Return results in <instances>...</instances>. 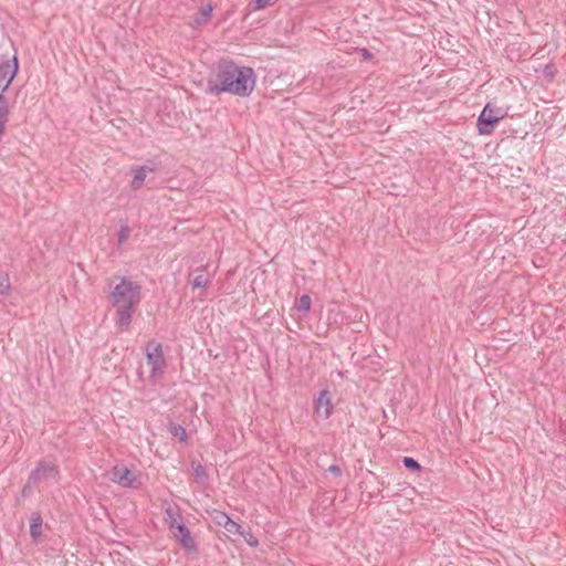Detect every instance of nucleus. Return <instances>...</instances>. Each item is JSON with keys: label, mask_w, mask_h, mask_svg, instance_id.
<instances>
[{"label": "nucleus", "mask_w": 566, "mask_h": 566, "mask_svg": "<svg viewBox=\"0 0 566 566\" xmlns=\"http://www.w3.org/2000/svg\"><path fill=\"white\" fill-rule=\"evenodd\" d=\"M402 462H403L405 468H407L409 470H412V471L420 470V464L413 458L405 457Z\"/></svg>", "instance_id": "obj_21"}, {"label": "nucleus", "mask_w": 566, "mask_h": 566, "mask_svg": "<svg viewBox=\"0 0 566 566\" xmlns=\"http://www.w3.org/2000/svg\"><path fill=\"white\" fill-rule=\"evenodd\" d=\"M176 539L180 543V545L187 551H195L196 543L192 538L190 531L185 525V523H180L177 527L171 531Z\"/></svg>", "instance_id": "obj_9"}, {"label": "nucleus", "mask_w": 566, "mask_h": 566, "mask_svg": "<svg viewBox=\"0 0 566 566\" xmlns=\"http://www.w3.org/2000/svg\"><path fill=\"white\" fill-rule=\"evenodd\" d=\"M248 543H249V545L254 546V545H256L258 542L256 541L252 542V538H249Z\"/></svg>", "instance_id": "obj_25"}, {"label": "nucleus", "mask_w": 566, "mask_h": 566, "mask_svg": "<svg viewBox=\"0 0 566 566\" xmlns=\"http://www.w3.org/2000/svg\"><path fill=\"white\" fill-rule=\"evenodd\" d=\"M189 281L193 290L206 289L212 281L213 274L208 272L207 266H200L189 273Z\"/></svg>", "instance_id": "obj_7"}, {"label": "nucleus", "mask_w": 566, "mask_h": 566, "mask_svg": "<svg viewBox=\"0 0 566 566\" xmlns=\"http://www.w3.org/2000/svg\"><path fill=\"white\" fill-rule=\"evenodd\" d=\"M170 433L174 437L179 438L181 441H186V439H187L186 429L184 427H181L180 424H171L170 426Z\"/></svg>", "instance_id": "obj_19"}, {"label": "nucleus", "mask_w": 566, "mask_h": 566, "mask_svg": "<svg viewBox=\"0 0 566 566\" xmlns=\"http://www.w3.org/2000/svg\"><path fill=\"white\" fill-rule=\"evenodd\" d=\"M256 76L252 67L239 66L232 61H220L213 76L208 82L210 93H229L248 97L254 90Z\"/></svg>", "instance_id": "obj_1"}, {"label": "nucleus", "mask_w": 566, "mask_h": 566, "mask_svg": "<svg viewBox=\"0 0 566 566\" xmlns=\"http://www.w3.org/2000/svg\"><path fill=\"white\" fill-rule=\"evenodd\" d=\"M112 480L122 486H133L135 475L126 467L117 465L112 470Z\"/></svg>", "instance_id": "obj_10"}, {"label": "nucleus", "mask_w": 566, "mask_h": 566, "mask_svg": "<svg viewBox=\"0 0 566 566\" xmlns=\"http://www.w3.org/2000/svg\"><path fill=\"white\" fill-rule=\"evenodd\" d=\"M214 518L219 525L223 526L224 522H227V518H230V516L223 512H217Z\"/></svg>", "instance_id": "obj_23"}, {"label": "nucleus", "mask_w": 566, "mask_h": 566, "mask_svg": "<svg viewBox=\"0 0 566 566\" xmlns=\"http://www.w3.org/2000/svg\"><path fill=\"white\" fill-rule=\"evenodd\" d=\"M129 235H130V228L126 223L122 224L117 232L118 244L119 245L124 244L128 240Z\"/></svg>", "instance_id": "obj_18"}, {"label": "nucleus", "mask_w": 566, "mask_h": 566, "mask_svg": "<svg viewBox=\"0 0 566 566\" xmlns=\"http://www.w3.org/2000/svg\"><path fill=\"white\" fill-rule=\"evenodd\" d=\"M192 469L197 479L206 478V470L200 463H192Z\"/></svg>", "instance_id": "obj_22"}, {"label": "nucleus", "mask_w": 566, "mask_h": 566, "mask_svg": "<svg viewBox=\"0 0 566 566\" xmlns=\"http://www.w3.org/2000/svg\"><path fill=\"white\" fill-rule=\"evenodd\" d=\"M248 543H249V545L254 546V545H256L258 542L256 541L252 542V538H249Z\"/></svg>", "instance_id": "obj_26"}, {"label": "nucleus", "mask_w": 566, "mask_h": 566, "mask_svg": "<svg viewBox=\"0 0 566 566\" xmlns=\"http://www.w3.org/2000/svg\"><path fill=\"white\" fill-rule=\"evenodd\" d=\"M333 408L331 392L327 389L322 390L315 401L316 415L323 419H327L332 415Z\"/></svg>", "instance_id": "obj_8"}, {"label": "nucleus", "mask_w": 566, "mask_h": 566, "mask_svg": "<svg viewBox=\"0 0 566 566\" xmlns=\"http://www.w3.org/2000/svg\"><path fill=\"white\" fill-rule=\"evenodd\" d=\"M30 535L35 539L42 535V518L40 515H33L30 524Z\"/></svg>", "instance_id": "obj_14"}, {"label": "nucleus", "mask_w": 566, "mask_h": 566, "mask_svg": "<svg viewBox=\"0 0 566 566\" xmlns=\"http://www.w3.org/2000/svg\"><path fill=\"white\" fill-rule=\"evenodd\" d=\"M11 291L10 277L7 272H0V294L8 295Z\"/></svg>", "instance_id": "obj_15"}, {"label": "nucleus", "mask_w": 566, "mask_h": 566, "mask_svg": "<svg viewBox=\"0 0 566 566\" xmlns=\"http://www.w3.org/2000/svg\"><path fill=\"white\" fill-rule=\"evenodd\" d=\"M327 471L333 473L334 475H339L340 474V468L338 465H336V464L329 465Z\"/></svg>", "instance_id": "obj_24"}, {"label": "nucleus", "mask_w": 566, "mask_h": 566, "mask_svg": "<svg viewBox=\"0 0 566 566\" xmlns=\"http://www.w3.org/2000/svg\"><path fill=\"white\" fill-rule=\"evenodd\" d=\"M212 10H213V7L211 4H207L206 7H202L200 9V11L192 17L191 24L193 27L205 25L209 21Z\"/></svg>", "instance_id": "obj_13"}, {"label": "nucleus", "mask_w": 566, "mask_h": 566, "mask_svg": "<svg viewBox=\"0 0 566 566\" xmlns=\"http://www.w3.org/2000/svg\"><path fill=\"white\" fill-rule=\"evenodd\" d=\"M164 514H165L164 520L170 531H174L178 524L184 523L182 517H181L180 513L178 512V510L172 507L171 505H168L165 509Z\"/></svg>", "instance_id": "obj_12"}, {"label": "nucleus", "mask_w": 566, "mask_h": 566, "mask_svg": "<svg viewBox=\"0 0 566 566\" xmlns=\"http://www.w3.org/2000/svg\"><path fill=\"white\" fill-rule=\"evenodd\" d=\"M223 527L232 534H242V527L237 522L232 521L231 518H227V522H224Z\"/></svg>", "instance_id": "obj_20"}, {"label": "nucleus", "mask_w": 566, "mask_h": 566, "mask_svg": "<svg viewBox=\"0 0 566 566\" xmlns=\"http://www.w3.org/2000/svg\"><path fill=\"white\" fill-rule=\"evenodd\" d=\"M276 2V0H254L249 4L250 10L258 11L262 10L269 6H273Z\"/></svg>", "instance_id": "obj_17"}, {"label": "nucleus", "mask_w": 566, "mask_h": 566, "mask_svg": "<svg viewBox=\"0 0 566 566\" xmlns=\"http://www.w3.org/2000/svg\"><path fill=\"white\" fill-rule=\"evenodd\" d=\"M59 474L57 465L53 461L42 460L30 473L28 485L38 484L41 481L55 479Z\"/></svg>", "instance_id": "obj_5"}, {"label": "nucleus", "mask_w": 566, "mask_h": 566, "mask_svg": "<svg viewBox=\"0 0 566 566\" xmlns=\"http://www.w3.org/2000/svg\"><path fill=\"white\" fill-rule=\"evenodd\" d=\"M140 285L126 277H119V282L113 287L109 300L116 308L117 325L120 331H127L132 323L135 307L142 300Z\"/></svg>", "instance_id": "obj_2"}, {"label": "nucleus", "mask_w": 566, "mask_h": 566, "mask_svg": "<svg viewBox=\"0 0 566 566\" xmlns=\"http://www.w3.org/2000/svg\"><path fill=\"white\" fill-rule=\"evenodd\" d=\"M147 365L150 366L151 377L163 374L165 367V358L160 344H148L146 346Z\"/></svg>", "instance_id": "obj_6"}, {"label": "nucleus", "mask_w": 566, "mask_h": 566, "mask_svg": "<svg viewBox=\"0 0 566 566\" xmlns=\"http://www.w3.org/2000/svg\"><path fill=\"white\" fill-rule=\"evenodd\" d=\"M503 118L499 111L493 108L490 103L485 105L478 118V130L480 135H490L495 125Z\"/></svg>", "instance_id": "obj_4"}, {"label": "nucleus", "mask_w": 566, "mask_h": 566, "mask_svg": "<svg viewBox=\"0 0 566 566\" xmlns=\"http://www.w3.org/2000/svg\"><path fill=\"white\" fill-rule=\"evenodd\" d=\"M312 300L310 295L304 294L297 301V310L303 314H306L311 308Z\"/></svg>", "instance_id": "obj_16"}, {"label": "nucleus", "mask_w": 566, "mask_h": 566, "mask_svg": "<svg viewBox=\"0 0 566 566\" xmlns=\"http://www.w3.org/2000/svg\"><path fill=\"white\" fill-rule=\"evenodd\" d=\"M153 171H155V167L148 166V165L137 166L136 168H134L133 169L134 176H133V180L130 182V188L133 190L140 189L143 186V182L145 181V179L147 177V174L153 172Z\"/></svg>", "instance_id": "obj_11"}, {"label": "nucleus", "mask_w": 566, "mask_h": 566, "mask_svg": "<svg viewBox=\"0 0 566 566\" xmlns=\"http://www.w3.org/2000/svg\"><path fill=\"white\" fill-rule=\"evenodd\" d=\"M19 70V62L17 55L9 56L2 54L0 56V93H4Z\"/></svg>", "instance_id": "obj_3"}]
</instances>
